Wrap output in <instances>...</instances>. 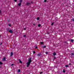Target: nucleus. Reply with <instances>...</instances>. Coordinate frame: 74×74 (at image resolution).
Returning a JSON list of instances; mask_svg holds the SVG:
<instances>
[{
	"label": "nucleus",
	"instance_id": "obj_1",
	"mask_svg": "<svg viewBox=\"0 0 74 74\" xmlns=\"http://www.w3.org/2000/svg\"><path fill=\"white\" fill-rule=\"evenodd\" d=\"M30 62H27V67H28V66H29V65H30Z\"/></svg>",
	"mask_w": 74,
	"mask_h": 74
},
{
	"label": "nucleus",
	"instance_id": "obj_2",
	"mask_svg": "<svg viewBox=\"0 0 74 74\" xmlns=\"http://www.w3.org/2000/svg\"><path fill=\"white\" fill-rule=\"evenodd\" d=\"M28 62H32V58H29V60H28Z\"/></svg>",
	"mask_w": 74,
	"mask_h": 74
},
{
	"label": "nucleus",
	"instance_id": "obj_3",
	"mask_svg": "<svg viewBox=\"0 0 74 74\" xmlns=\"http://www.w3.org/2000/svg\"><path fill=\"white\" fill-rule=\"evenodd\" d=\"M3 62L5 61V57L3 58Z\"/></svg>",
	"mask_w": 74,
	"mask_h": 74
},
{
	"label": "nucleus",
	"instance_id": "obj_4",
	"mask_svg": "<svg viewBox=\"0 0 74 74\" xmlns=\"http://www.w3.org/2000/svg\"><path fill=\"white\" fill-rule=\"evenodd\" d=\"M9 32L10 33H13V32H12V30H10L9 31Z\"/></svg>",
	"mask_w": 74,
	"mask_h": 74
},
{
	"label": "nucleus",
	"instance_id": "obj_5",
	"mask_svg": "<svg viewBox=\"0 0 74 74\" xmlns=\"http://www.w3.org/2000/svg\"><path fill=\"white\" fill-rule=\"evenodd\" d=\"M13 55V53L12 52H11L10 53V56H12Z\"/></svg>",
	"mask_w": 74,
	"mask_h": 74
},
{
	"label": "nucleus",
	"instance_id": "obj_6",
	"mask_svg": "<svg viewBox=\"0 0 74 74\" xmlns=\"http://www.w3.org/2000/svg\"><path fill=\"white\" fill-rule=\"evenodd\" d=\"M19 63H22V61H21V60L20 59H19Z\"/></svg>",
	"mask_w": 74,
	"mask_h": 74
},
{
	"label": "nucleus",
	"instance_id": "obj_7",
	"mask_svg": "<svg viewBox=\"0 0 74 74\" xmlns=\"http://www.w3.org/2000/svg\"><path fill=\"white\" fill-rule=\"evenodd\" d=\"M21 71V69H18L17 71L18 73H19Z\"/></svg>",
	"mask_w": 74,
	"mask_h": 74
},
{
	"label": "nucleus",
	"instance_id": "obj_8",
	"mask_svg": "<svg viewBox=\"0 0 74 74\" xmlns=\"http://www.w3.org/2000/svg\"><path fill=\"white\" fill-rule=\"evenodd\" d=\"M18 5H19V6H21V3H18Z\"/></svg>",
	"mask_w": 74,
	"mask_h": 74
},
{
	"label": "nucleus",
	"instance_id": "obj_9",
	"mask_svg": "<svg viewBox=\"0 0 74 74\" xmlns=\"http://www.w3.org/2000/svg\"><path fill=\"white\" fill-rule=\"evenodd\" d=\"M53 55H54V56H55V55H56V53L54 52L53 53Z\"/></svg>",
	"mask_w": 74,
	"mask_h": 74
},
{
	"label": "nucleus",
	"instance_id": "obj_10",
	"mask_svg": "<svg viewBox=\"0 0 74 74\" xmlns=\"http://www.w3.org/2000/svg\"><path fill=\"white\" fill-rule=\"evenodd\" d=\"M66 67H69V65H66Z\"/></svg>",
	"mask_w": 74,
	"mask_h": 74
},
{
	"label": "nucleus",
	"instance_id": "obj_11",
	"mask_svg": "<svg viewBox=\"0 0 74 74\" xmlns=\"http://www.w3.org/2000/svg\"><path fill=\"white\" fill-rule=\"evenodd\" d=\"M43 48H46V46H43Z\"/></svg>",
	"mask_w": 74,
	"mask_h": 74
},
{
	"label": "nucleus",
	"instance_id": "obj_12",
	"mask_svg": "<svg viewBox=\"0 0 74 74\" xmlns=\"http://www.w3.org/2000/svg\"><path fill=\"white\" fill-rule=\"evenodd\" d=\"M71 42H73V41H74V40L73 39H71Z\"/></svg>",
	"mask_w": 74,
	"mask_h": 74
},
{
	"label": "nucleus",
	"instance_id": "obj_13",
	"mask_svg": "<svg viewBox=\"0 0 74 74\" xmlns=\"http://www.w3.org/2000/svg\"><path fill=\"white\" fill-rule=\"evenodd\" d=\"M29 4H30V3H27V5H29Z\"/></svg>",
	"mask_w": 74,
	"mask_h": 74
},
{
	"label": "nucleus",
	"instance_id": "obj_14",
	"mask_svg": "<svg viewBox=\"0 0 74 74\" xmlns=\"http://www.w3.org/2000/svg\"><path fill=\"white\" fill-rule=\"evenodd\" d=\"M40 19V18L39 17L37 18V20H39Z\"/></svg>",
	"mask_w": 74,
	"mask_h": 74
},
{
	"label": "nucleus",
	"instance_id": "obj_15",
	"mask_svg": "<svg viewBox=\"0 0 74 74\" xmlns=\"http://www.w3.org/2000/svg\"><path fill=\"white\" fill-rule=\"evenodd\" d=\"M38 27H40V26H41V25L40 24H38Z\"/></svg>",
	"mask_w": 74,
	"mask_h": 74
},
{
	"label": "nucleus",
	"instance_id": "obj_16",
	"mask_svg": "<svg viewBox=\"0 0 74 74\" xmlns=\"http://www.w3.org/2000/svg\"><path fill=\"white\" fill-rule=\"evenodd\" d=\"M71 55L73 56L74 55V53H71Z\"/></svg>",
	"mask_w": 74,
	"mask_h": 74
},
{
	"label": "nucleus",
	"instance_id": "obj_17",
	"mask_svg": "<svg viewBox=\"0 0 74 74\" xmlns=\"http://www.w3.org/2000/svg\"><path fill=\"white\" fill-rule=\"evenodd\" d=\"M9 26H11V25L10 24L8 25Z\"/></svg>",
	"mask_w": 74,
	"mask_h": 74
},
{
	"label": "nucleus",
	"instance_id": "obj_18",
	"mask_svg": "<svg viewBox=\"0 0 74 74\" xmlns=\"http://www.w3.org/2000/svg\"><path fill=\"white\" fill-rule=\"evenodd\" d=\"M40 55H41V54H38V56H40Z\"/></svg>",
	"mask_w": 74,
	"mask_h": 74
},
{
	"label": "nucleus",
	"instance_id": "obj_19",
	"mask_svg": "<svg viewBox=\"0 0 74 74\" xmlns=\"http://www.w3.org/2000/svg\"><path fill=\"white\" fill-rule=\"evenodd\" d=\"M35 48H38V47H37V46H35Z\"/></svg>",
	"mask_w": 74,
	"mask_h": 74
},
{
	"label": "nucleus",
	"instance_id": "obj_20",
	"mask_svg": "<svg viewBox=\"0 0 74 74\" xmlns=\"http://www.w3.org/2000/svg\"><path fill=\"white\" fill-rule=\"evenodd\" d=\"M2 63L1 62H0V64H2Z\"/></svg>",
	"mask_w": 74,
	"mask_h": 74
},
{
	"label": "nucleus",
	"instance_id": "obj_21",
	"mask_svg": "<svg viewBox=\"0 0 74 74\" xmlns=\"http://www.w3.org/2000/svg\"><path fill=\"white\" fill-rule=\"evenodd\" d=\"M22 0H20V3H21V2H22Z\"/></svg>",
	"mask_w": 74,
	"mask_h": 74
},
{
	"label": "nucleus",
	"instance_id": "obj_22",
	"mask_svg": "<svg viewBox=\"0 0 74 74\" xmlns=\"http://www.w3.org/2000/svg\"><path fill=\"white\" fill-rule=\"evenodd\" d=\"M44 2H47V0H45L44 1Z\"/></svg>",
	"mask_w": 74,
	"mask_h": 74
},
{
	"label": "nucleus",
	"instance_id": "obj_23",
	"mask_svg": "<svg viewBox=\"0 0 74 74\" xmlns=\"http://www.w3.org/2000/svg\"><path fill=\"white\" fill-rule=\"evenodd\" d=\"M54 24V23H51V25H53V24Z\"/></svg>",
	"mask_w": 74,
	"mask_h": 74
},
{
	"label": "nucleus",
	"instance_id": "obj_24",
	"mask_svg": "<svg viewBox=\"0 0 74 74\" xmlns=\"http://www.w3.org/2000/svg\"><path fill=\"white\" fill-rule=\"evenodd\" d=\"M26 35H24L23 37H26Z\"/></svg>",
	"mask_w": 74,
	"mask_h": 74
},
{
	"label": "nucleus",
	"instance_id": "obj_25",
	"mask_svg": "<svg viewBox=\"0 0 74 74\" xmlns=\"http://www.w3.org/2000/svg\"><path fill=\"white\" fill-rule=\"evenodd\" d=\"M40 44H43V42H40Z\"/></svg>",
	"mask_w": 74,
	"mask_h": 74
},
{
	"label": "nucleus",
	"instance_id": "obj_26",
	"mask_svg": "<svg viewBox=\"0 0 74 74\" xmlns=\"http://www.w3.org/2000/svg\"><path fill=\"white\" fill-rule=\"evenodd\" d=\"M63 73H65V71L64 70H63Z\"/></svg>",
	"mask_w": 74,
	"mask_h": 74
},
{
	"label": "nucleus",
	"instance_id": "obj_27",
	"mask_svg": "<svg viewBox=\"0 0 74 74\" xmlns=\"http://www.w3.org/2000/svg\"><path fill=\"white\" fill-rule=\"evenodd\" d=\"M33 25L34 26H35V25H36V24H33Z\"/></svg>",
	"mask_w": 74,
	"mask_h": 74
},
{
	"label": "nucleus",
	"instance_id": "obj_28",
	"mask_svg": "<svg viewBox=\"0 0 74 74\" xmlns=\"http://www.w3.org/2000/svg\"><path fill=\"white\" fill-rule=\"evenodd\" d=\"M26 28H24V29L25 30H26Z\"/></svg>",
	"mask_w": 74,
	"mask_h": 74
},
{
	"label": "nucleus",
	"instance_id": "obj_29",
	"mask_svg": "<svg viewBox=\"0 0 74 74\" xmlns=\"http://www.w3.org/2000/svg\"><path fill=\"white\" fill-rule=\"evenodd\" d=\"M33 53H35V51H34L33 52Z\"/></svg>",
	"mask_w": 74,
	"mask_h": 74
},
{
	"label": "nucleus",
	"instance_id": "obj_30",
	"mask_svg": "<svg viewBox=\"0 0 74 74\" xmlns=\"http://www.w3.org/2000/svg\"><path fill=\"white\" fill-rule=\"evenodd\" d=\"M16 1H17V0H14V1L15 2H16Z\"/></svg>",
	"mask_w": 74,
	"mask_h": 74
},
{
	"label": "nucleus",
	"instance_id": "obj_31",
	"mask_svg": "<svg viewBox=\"0 0 74 74\" xmlns=\"http://www.w3.org/2000/svg\"><path fill=\"white\" fill-rule=\"evenodd\" d=\"M46 54H48V52H46Z\"/></svg>",
	"mask_w": 74,
	"mask_h": 74
},
{
	"label": "nucleus",
	"instance_id": "obj_32",
	"mask_svg": "<svg viewBox=\"0 0 74 74\" xmlns=\"http://www.w3.org/2000/svg\"><path fill=\"white\" fill-rule=\"evenodd\" d=\"M42 72H41L40 73V74H42Z\"/></svg>",
	"mask_w": 74,
	"mask_h": 74
},
{
	"label": "nucleus",
	"instance_id": "obj_33",
	"mask_svg": "<svg viewBox=\"0 0 74 74\" xmlns=\"http://www.w3.org/2000/svg\"><path fill=\"white\" fill-rule=\"evenodd\" d=\"M72 21H74V19H72Z\"/></svg>",
	"mask_w": 74,
	"mask_h": 74
},
{
	"label": "nucleus",
	"instance_id": "obj_34",
	"mask_svg": "<svg viewBox=\"0 0 74 74\" xmlns=\"http://www.w3.org/2000/svg\"><path fill=\"white\" fill-rule=\"evenodd\" d=\"M1 45H2V43H1L0 44Z\"/></svg>",
	"mask_w": 74,
	"mask_h": 74
},
{
	"label": "nucleus",
	"instance_id": "obj_35",
	"mask_svg": "<svg viewBox=\"0 0 74 74\" xmlns=\"http://www.w3.org/2000/svg\"><path fill=\"white\" fill-rule=\"evenodd\" d=\"M14 65V64H12V66H13Z\"/></svg>",
	"mask_w": 74,
	"mask_h": 74
},
{
	"label": "nucleus",
	"instance_id": "obj_36",
	"mask_svg": "<svg viewBox=\"0 0 74 74\" xmlns=\"http://www.w3.org/2000/svg\"><path fill=\"white\" fill-rule=\"evenodd\" d=\"M69 65H71V64H69Z\"/></svg>",
	"mask_w": 74,
	"mask_h": 74
},
{
	"label": "nucleus",
	"instance_id": "obj_37",
	"mask_svg": "<svg viewBox=\"0 0 74 74\" xmlns=\"http://www.w3.org/2000/svg\"><path fill=\"white\" fill-rule=\"evenodd\" d=\"M1 12V10H0V13Z\"/></svg>",
	"mask_w": 74,
	"mask_h": 74
},
{
	"label": "nucleus",
	"instance_id": "obj_38",
	"mask_svg": "<svg viewBox=\"0 0 74 74\" xmlns=\"http://www.w3.org/2000/svg\"><path fill=\"white\" fill-rule=\"evenodd\" d=\"M47 34H49V33H48Z\"/></svg>",
	"mask_w": 74,
	"mask_h": 74
},
{
	"label": "nucleus",
	"instance_id": "obj_39",
	"mask_svg": "<svg viewBox=\"0 0 74 74\" xmlns=\"http://www.w3.org/2000/svg\"><path fill=\"white\" fill-rule=\"evenodd\" d=\"M0 36H1L0 35Z\"/></svg>",
	"mask_w": 74,
	"mask_h": 74
}]
</instances>
